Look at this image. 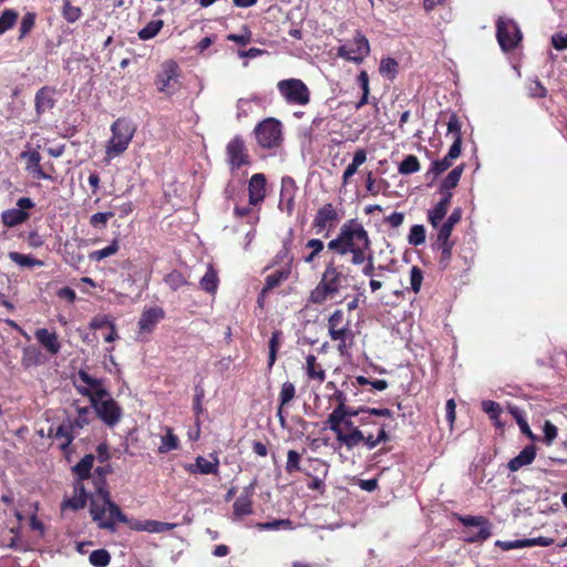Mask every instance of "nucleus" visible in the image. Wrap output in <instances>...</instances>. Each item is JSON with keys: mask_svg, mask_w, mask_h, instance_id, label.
Listing matches in <instances>:
<instances>
[{"mask_svg": "<svg viewBox=\"0 0 567 567\" xmlns=\"http://www.w3.org/2000/svg\"><path fill=\"white\" fill-rule=\"evenodd\" d=\"M328 249L342 257L349 255L353 266L363 264L364 255L373 250L368 230L357 218L341 225L337 237L328 243Z\"/></svg>", "mask_w": 567, "mask_h": 567, "instance_id": "f03ea898", "label": "nucleus"}, {"mask_svg": "<svg viewBox=\"0 0 567 567\" xmlns=\"http://www.w3.org/2000/svg\"><path fill=\"white\" fill-rule=\"evenodd\" d=\"M37 22V13L33 11H28L22 16L19 27V35L18 40L22 41L27 38L31 31L34 29Z\"/></svg>", "mask_w": 567, "mask_h": 567, "instance_id": "a18cd8bd", "label": "nucleus"}, {"mask_svg": "<svg viewBox=\"0 0 567 567\" xmlns=\"http://www.w3.org/2000/svg\"><path fill=\"white\" fill-rule=\"evenodd\" d=\"M226 161L231 172L251 164L243 136L236 135L226 145Z\"/></svg>", "mask_w": 567, "mask_h": 567, "instance_id": "dca6fc26", "label": "nucleus"}, {"mask_svg": "<svg viewBox=\"0 0 567 567\" xmlns=\"http://www.w3.org/2000/svg\"><path fill=\"white\" fill-rule=\"evenodd\" d=\"M9 258H10L11 261H13L14 264H17V265H19L21 267L32 268V267H41V266H43V261L42 260L33 258L30 255H23V254L18 252V251H10L9 252Z\"/></svg>", "mask_w": 567, "mask_h": 567, "instance_id": "de8ad7c7", "label": "nucleus"}, {"mask_svg": "<svg viewBox=\"0 0 567 567\" xmlns=\"http://www.w3.org/2000/svg\"><path fill=\"white\" fill-rule=\"evenodd\" d=\"M118 250V244H117V240H113L109 246H106L105 248L103 249H100V250H95L91 254V258L94 259V260H102L106 257H110L114 254H116Z\"/></svg>", "mask_w": 567, "mask_h": 567, "instance_id": "774afa93", "label": "nucleus"}, {"mask_svg": "<svg viewBox=\"0 0 567 567\" xmlns=\"http://www.w3.org/2000/svg\"><path fill=\"white\" fill-rule=\"evenodd\" d=\"M452 196L453 194H447V196L442 195L440 202L431 210H429L427 219L434 228H437L440 223L446 216V213L451 205Z\"/></svg>", "mask_w": 567, "mask_h": 567, "instance_id": "c756f323", "label": "nucleus"}, {"mask_svg": "<svg viewBox=\"0 0 567 567\" xmlns=\"http://www.w3.org/2000/svg\"><path fill=\"white\" fill-rule=\"evenodd\" d=\"M113 216V212L95 213L90 217V225L94 228H105Z\"/></svg>", "mask_w": 567, "mask_h": 567, "instance_id": "338daca9", "label": "nucleus"}, {"mask_svg": "<svg viewBox=\"0 0 567 567\" xmlns=\"http://www.w3.org/2000/svg\"><path fill=\"white\" fill-rule=\"evenodd\" d=\"M233 509L236 517H243L252 513V494L248 488H245L236 498Z\"/></svg>", "mask_w": 567, "mask_h": 567, "instance_id": "2f4dec72", "label": "nucleus"}, {"mask_svg": "<svg viewBox=\"0 0 567 567\" xmlns=\"http://www.w3.org/2000/svg\"><path fill=\"white\" fill-rule=\"evenodd\" d=\"M164 22L162 20H152L144 28L138 31L141 40H150L158 34L162 30Z\"/></svg>", "mask_w": 567, "mask_h": 567, "instance_id": "3c124183", "label": "nucleus"}, {"mask_svg": "<svg viewBox=\"0 0 567 567\" xmlns=\"http://www.w3.org/2000/svg\"><path fill=\"white\" fill-rule=\"evenodd\" d=\"M435 245L437 246L439 250L441 251L439 264L442 269H445L450 265L454 243L450 238L441 239L440 237H436Z\"/></svg>", "mask_w": 567, "mask_h": 567, "instance_id": "ea45409f", "label": "nucleus"}, {"mask_svg": "<svg viewBox=\"0 0 567 567\" xmlns=\"http://www.w3.org/2000/svg\"><path fill=\"white\" fill-rule=\"evenodd\" d=\"M78 379L86 384L85 389H89L91 392L94 391L93 395L99 399H103L109 395L107 391L102 388V382L99 379L91 377L86 371L80 370L78 372ZM83 389L82 386H80Z\"/></svg>", "mask_w": 567, "mask_h": 567, "instance_id": "72a5a7b5", "label": "nucleus"}, {"mask_svg": "<svg viewBox=\"0 0 567 567\" xmlns=\"http://www.w3.org/2000/svg\"><path fill=\"white\" fill-rule=\"evenodd\" d=\"M343 279L344 275L333 261L327 264L319 282L309 293L308 303L322 305L333 298L339 293Z\"/></svg>", "mask_w": 567, "mask_h": 567, "instance_id": "39448f33", "label": "nucleus"}, {"mask_svg": "<svg viewBox=\"0 0 567 567\" xmlns=\"http://www.w3.org/2000/svg\"><path fill=\"white\" fill-rule=\"evenodd\" d=\"M35 338L50 354L55 355L60 352L61 344L55 332H50L48 329L41 328L35 331Z\"/></svg>", "mask_w": 567, "mask_h": 567, "instance_id": "c85d7f7f", "label": "nucleus"}, {"mask_svg": "<svg viewBox=\"0 0 567 567\" xmlns=\"http://www.w3.org/2000/svg\"><path fill=\"white\" fill-rule=\"evenodd\" d=\"M367 161V151L359 148L354 152L352 162L347 166L342 174V185L346 186L350 178L358 172L359 167Z\"/></svg>", "mask_w": 567, "mask_h": 567, "instance_id": "c9c22d12", "label": "nucleus"}, {"mask_svg": "<svg viewBox=\"0 0 567 567\" xmlns=\"http://www.w3.org/2000/svg\"><path fill=\"white\" fill-rule=\"evenodd\" d=\"M461 152L462 148H460V141L456 140V143L451 145L447 154L442 159L432 162L429 173H433L435 176L444 173L452 167L453 162L460 157Z\"/></svg>", "mask_w": 567, "mask_h": 567, "instance_id": "b1692460", "label": "nucleus"}, {"mask_svg": "<svg viewBox=\"0 0 567 567\" xmlns=\"http://www.w3.org/2000/svg\"><path fill=\"white\" fill-rule=\"evenodd\" d=\"M94 460L93 454H86L72 467V473L75 478L74 495L66 502V505L74 511L84 508L90 496H92V489L87 488L84 482L86 481L92 484Z\"/></svg>", "mask_w": 567, "mask_h": 567, "instance_id": "20e7f679", "label": "nucleus"}, {"mask_svg": "<svg viewBox=\"0 0 567 567\" xmlns=\"http://www.w3.org/2000/svg\"><path fill=\"white\" fill-rule=\"evenodd\" d=\"M179 446V440L174 434L172 427H165V435L162 436V443L158 446L159 453H167L173 450H177Z\"/></svg>", "mask_w": 567, "mask_h": 567, "instance_id": "49530a36", "label": "nucleus"}, {"mask_svg": "<svg viewBox=\"0 0 567 567\" xmlns=\"http://www.w3.org/2000/svg\"><path fill=\"white\" fill-rule=\"evenodd\" d=\"M296 396V388H295V384L292 382H284L282 385H281V390L279 392V404H281V406H285L287 404H289L293 398Z\"/></svg>", "mask_w": 567, "mask_h": 567, "instance_id": "13d9d810", "label": "nucleus"}, {"mask_svg": "<svg viewBox=\"0 0 567 567\" xmlns=\"http://www.w3.org/2000/svg\"><path fill=\"white\" fill-rule=\"evenodd\" d=\"M373 416H384L392 417L393 412L388 408L377 409V408H368L361 406V416L358 419V425L361 430H368V426H377V431L381 423L373 420Z\"/></svg>", "mask_w": 567, "mask_h": 567, "instance_id": "412c9836", "label": "nucleus"}, {"mask_svg": "<svg viewBox=\"0 0 567 567\" xmlns=\"http://www.w3.org/2000/svg\"><path fill=\"white\" fill-rule=\"evenodd\" d=\"M298 192V186L295 179L290 176L281 178L280 197L278 208L280 212L291 216L295 210V199Z\"/></svg>", "mask_w": 567, "mask_h": 567, "instance_id": "a211bd4d", "label": "nucleus"}, {"mask_svg": "<svg viewBox=\"0 0 567 567\" xmlns=\"http://www.w3.org/2000/svg\"><path fill=\"white\" fill-rule=\"evenodd\" d=\"M354 384L362 385V386L370 385L371 390H377V391H384L389 386V384L385 380L370 381L368 378H365L363 375L357 377Z\"/></svg>", "mask_w": 567, "mask_h": 567, "instance_id": "69168bd1", "label": "nucleus"}, {"mask_svg": "<svg viewBox=\"0 0 567 567\" xmlns=\"http://www.w3.org/2000/svg\"><path fill=\"white\" fill-rule=\"evenodd\" d=\"M301 455L295 450H289L287 453V463H286V472L288 474H293L301 470L300 467Z\"/></svg>", "mask_w": 567, "mask_h": 567, "instance_id": "052dcab7", "label": "nucleus"}, {"mask_svg": "<svg viewBox=\"0 0 567 567\" xmlns=\"http://www.w3.org/2000/svg\"><path fill=\"white\" fill-rule=\"evenodd\" d=\"M409 244L412 246H420L425 241V229L423 225H414L410 229L408 237Z\"/></svg>", "mask_w": 567, "mask_h": 567, "instance_id": "680f3d73", "label": "nucleus"}, {"mask_svg": "<svg viewBox=\"0 0 567 567\" xmlns=\"http://www.w3.org/2000/svg\"><path fill=\"white\" fill-rule=\"evenodd\" d=\"M210 457H213V461L199 455L195 458V463L185 464L184 470L190 475H218L219 458L216 454H210Z\"/></svg>", "mask_w": 567, "mask_h": 567, "instance_id": "aec40b11", "label": "nucleus"}, {"mask_svg": "<svg viewBox=\"0 0 567 567\" xmlns=\"http://www.w3.org/2000/svg\"><path fill=\"white\" fill-rule=\"evenodd\" d=\"M295 257L291 254V240L287 239L284 241L281 249L275 256L271 266H284L290 268L293 267Z\"/></svg>", "mask_w": 567, "mask_h": 567, "instance_id": "4c0bfd02", "label": "nucleus"}, {"mask_svg": "<svg viewBox=\"0 0 567 567\" xmlns=\"http://www.w3.org/2000/svg\"><path fill=\"white\" fill-rule=\"evenodd\" d=\"M20 157L25 161V171L34 179H45L53 182L55 179L56 168L52 162L41 164V154L37 150L24 151Z\"/></svg>", "mask_w": 567, "mask_h": 567, "instance_id": "ddd939ff", "label": "nucleus"}, {"mask_svg": "<svg viewBox=\"0 0 567 567\" xmlns=\"http://www.w3.org/2000/svg\"><path fill=\"white\" fill-rule=\"evenodd\" d=\"M76 390L85 396H89L92 405L94 406L99 417L109 426H114L117 424L122 417V409L118 403L109 398L106 400L95 398L93 392L89 389H81L80 385H76Z\"/></svg>", "mask_w": 567, "mask_h": 567, "instance_id": "9b49d317", "label": "nucleus"}, {"mask_svg": "<svg viewBox=\"0 0 567 567\" xmlns=\"http://www.w3.org/2000/svg\"><path fill=\"white\" fill-rule=\"evenodd\" d=\"M462 123L458 116L453 113L447 122V134H452L453 143H456V140L460 141V148H462Z\"/></svg>", "mask_w": 567, "mask_h": 567, "instance_id": "6e6d98bb", "label": "nucleus"}, {"mask_svg": "<svg viewBox=\"0 0 567 567\" xmlns=\"http://www.w3.org/2000/svg\"><path fill=\"white\" fill-rule=\"evenodd\" d=\"M18 18L19 13L14 9L3 10L0 16V35L11 30L16 25Z\"/></svg>", "mask_w": 567, "mask_h": 567, "instance_id": "09e8293b", "label": "nucleus"}, {"mask_svg": "<svg viewBox=\"0 0 567 567\" xmlns=\"http://www.w3.org/2000/svg\"><path fill=\"white\" fill-rule=\"evenodd\" d=\"M380 73L390 80H393L399 71V63L393 58H384L380 62Z\"/></svg>", "mask_w": 567, "mask_h": 567, "instance_id": "603ef678", "label": "nucleus"}, {"mask_svg": "<svg viewBox=\"0 0 567 567\" xmlns=\"http://www.w3.org/2000/svg\"><path fill=\"white\" fill-rule=\"evenodd\" d=\"M292 274V268L290 266L276 269L265 278V285L261 289V296H266L272 289L281 286L285 281H287Z\"/></svg>", "mask_w": 567, "mask_h": 567, "instance_id": "393cba45", "label": "nucleus"}, {"mask_svg": "<svg viewBox=\"0 0 567 567\" xmlns=\"http://www.w3.org/2000/svg\"><path fill=\"white\" fill-rule=\"evenodd\" d=\"M254 134L258 145L266 150L277 148L281 146L284 141L282 124L275 117H267L259 122L254 130Z\"/></svg>", "mask_w": 567, "mask_h": 567, "instance_id": "1a4fd4ad", "label": "nucleus"}, {"mask_svg": "<svg viewBox=\"0 0 567 567\" xmlns=\"http://www.w3.org/2000/svg\"><path fill=\"white\" fill-rule=\"evenodd\" d=\"M165 312L159 307H153L143 311L138 327L141 332H152L155 326L164 318Z\"/></svg>", "mask_w": 567, "mask_h": 567, "instance_id": "bb28decb", "label": "nucleus"}, {"mask_svg": "<svg viewBox=\"0 0 567 567\" xmlns=\"http://www.w3.org/2000/svg\"><path fill=\"white\" fill-rule=\"evenodd\" d=\"M78 431L71 423V417H65L58 426H50L49 436L52 437L56 443L59 449L68 453L69 447L74 441Z\"/></svg>", "mask_w": 567, "mask_h": 567, "instance_id": "f3484780", "label": "nucleus"}, {"mask_svg": "<svg viewBox=\"0 0 567 567\" xmlns=\"http://www.w3.org/2000/svg\"><path fill=\"white\" fill-rule=\"evenodd\" d=\"M182 70L175 60H166L162 63L159 72L155 76V85L159 93L173 96L182 87Z\"/></svg>", "mask_w": 567, "mask_h": 567, "instance_id": "6e6552de", "label": "nucleus"}, {"mask_svg": "<svg viewBox=\"0 0 567 567\" xmlns=\"http://www.w3.org/2000/svg\"><path fill=\"white\" fill-rule=\"evenodd\" d=\"M465 164H461L456 167H454L446 177L442 181L440 185V194L443 196H447V194H452V189H454L462 177V174L464 172Z\"/></svg>", "mask_w": 567, "mask_h": 567, "instance_id": "7c9ffc66", "label": "nucleus"}, {"mask_svg": "<svg viewBox=\"0 0 567 567\" xmlns=\"http://www.w3.org/2000/svg\"><path fill=\"white\" fill-rule=\"evenodd\" d=\"M482 410L488 414L489 419L493 421L496 427H504L505 424L501 421L503 409L499 403L492 400H485L482 402Z\"/></svg>", "mask_w": 567, "mask_h": 567, "instance_id": "a19ab883", "label": "nucleus"}, {"mask_svg": "<svg viewBox=\"0 0 567 567\" xmlns=\"http://www.w3.org/2000/svg\"><path fill=\"white\" fill-rule=\"evenodd\" d=\"M55 89L52 86H42L39 89L34 96V107L38 116H41L44 112L50 111L55 105Z\"/></svg>", "mask_w": 567, "mask_h": 567, "instance_id": "4be33fe9", "label": "nucleus"}, {"mask_svg": "<svg viewBox=\"0 0 567 567\" xmlns=\"http://www.w3.org/2000/svg\"><path fill=\"white\" fill-rule=\"evenodd\" d=\"M327 328L330 339L338 342L337 350L340 355L348 354L354 343L351 319L342 309H336L328 318Z\"/></svg>", "mask_w": 567, "mask_h": 567, "instance_id": "423d86ee", "label": "nucleus"}, {"mask_svg": "<svg viewBox=\"0 0 567 567\" xmlns=\"http://www.w3.org/2000/svg\"><path fill=\"white\" fill-rule=\"evenodd\" d=\"M30 217L28 212L22 209L11 208L2 212L1 220L4 226L11 228L25 223Z\"/></svg>", "mask_w": 567, "mask_h": 567, "instance_id": "f704fd0d", "label": "nucleus"}, {"mask_svg": "<svg viewBox=\"0 0 567 567\" xmlns=\"http://www.w3.org/2000/svg\"><path fill=\"white\" fill-rule=\"evenodd\" d=\"M218 275L212 265L208 266L205 275L202 277L199 285L200 288L209 293H215L218 288Z\"/></svg>", "mask_w": 567, "mask_h": 567, "instance_id": "37998d69", "label": "nucleus"}, {"mask_svg": "<svg viewBox=\"0 0 567 567\" xmlns=\"http://www.w3.org/2000/svg\"><path fill=\"white\" fill-rule=\"evenodd\" d=\"M537 453V447L535 445L525 446L517 456L513 457L507 467L511 472H517L523 466L529 465L534 462Z\"/></svg>", "mask_w": 567, "mask_h": 567, "instance_id": "cd10ccee", "label": "nucleus"}, {"mask_svg": "<svg viewBox=\"0 0 567 567\" xmlns=\"http://www.w3.org/2000/svg\"><path fill=\"white\" fill-rule=\"evenodd\" d=\"M424 276L420 267L413 266L410 271V286L414 293H419L422 287Z\"/></svg>", "mask_w": 567, "mask_h": 567, "instance_id": "e2e57ef3", "label": "nucleus"}, {"mask_svg": "<svg viewBox=\"0 0 567 567\" xmlns=\"http://www.w3.org/2000/svg\"><path fill=\"white\" fill-rule=\"evenodd\" d=\"M496 38L501 49L509 52L522 41V32L513 20L499 18L496 22Z\"/></svg>", "mask_w": 567, "mask_h": 567, "instance_id": "2eb2a0df", "label": "nucleus"}, {"mask_svg": "<svg viewBox=\"0 0 567 567\" xmlns=\"http://www.w3.org/2000/svg\"><path fill=\"white\" fill-rule=\"evenodd\" d=\"M277 89L284 100L290 105L305 106L310 102V90L300 79H285L277 83Z\"/></svg>", "mask_w": 567, "mask_h": 567, "instance_id": "f8f14e48", "label": "nucleus"}, {"mask_svg": "<svg viewBox=\"0 0 567 567\" xmlns=\"http://www.w3.org/2000/svg\"><path fill=\"white\" fill-rule=\"evenodd\" d=\"M507 410L509 414L515 419L516 423L518 424L520 432L526 435L532 441H537L538 436L533 433L530 430L526 419L525 414L522 409H519L517 405L509 404L507 406Z\"/></svg>", "mask_w": 567, "mask_h": 567, "instance_id": "e433bc0d", "label": "nucleus"}, {"mask_svg": "<svg viewBox=\"0 0 567 567\" xmlns=\"http://www.w3.org/2000/svg\"><path fill=\"white\" fill-rule=\"evenodd\" d=\"M112 472L113 468L110 464L94 470L91 488L92 496H90V513L92 519L97 523L100 528L113 533L116 530V523L127 524L128 519L118 505L111 499L106 476Z\"/></svg>", "mask_w": 567, "mask_h": 567, "instance_id": "f257e3e1", "label": "nucleus"}, {"mask_svg": "<svg viewBox=\"0 0 567 567\" xmlns=\"http://www.w3.org/2000/svg\"><path fill=\"white\" fill-rule=\"evenodd\" d=\"M305 371L309 380H316L319 383H322L326 380V371L318 362L315 354H308L306 357Z\"/></svg>", "mask_w": 567, "mask_h": 567, "instance_id": "473e14b6", "label": "nucleus"}, {"mask_svg": "<svg viewBox=\"0 0 567 567\" xmlns=\"http://www.w3.org/2000/svg\"><path fill=\"white\" fill-rule=\"evenodd\" d=\"M89 560L95 567H105L111 561V555L106 549H96L90 554Z\"/></svg>", "mask_w": 567, "mask_h": 567, "instance_id": "4d7b16f0", "label": "nucleus"}, {"mask_svg": "<svg viewBox=\"0 0 567 567\" xmlns=\"http://www.w3.org/2000/svg\"><path fill=\"white\" fill-rule=\"evenodd\" d=\"M177 526L175 523H165L154 519H147V532L148 533H164L174 529Z\"/></svg>", "mask_w": 567, "mask_h": 567, "instance_id": "0e129e2a", "label": "nucleus"}, {"mask_svg": "<svg viewBox=\"0 0 567 567\" xmlns=\"http://www.w3.org/2000/svg\"><path fill=\"white\" fill-rule=\"evenodd\" d=\"M63 2L62 17L69 23L76 22L82 16L81 8L73 6L70 0H63Z\"/></svg>", "mask_w": 567, "mask_h": 567, "instance_id": "5fc2aeb1", "label": "nucleus"}, {"mask_svg": "<svg viewBox=\"0 0 567 567\" xmlns=\"http://www.w3.org/2000/svg\"><path fill=\"white\" fill-rule=\"evenodd\" d=\"M421 168V164L419 158L415 155H408L399 164L398 171L402 175H410L419 172Z\"/></svg>", "mask_w": 567, "mask_h": 567, "instance_id": "8fccbe9b", "label": "nucleus"}, {"mask_svg": "<svg viewBox=\"0 0 567 567\" xmlns=\"http://www.w3.org/2000/svg\"><path fill=\"white\" fill-rule=\"evenodd\" d=\"M164 281L173 290H178L183 286L187 285V280L185 279L183 274L177 270H173L169 274H167L164 278Z\"/></svg>", "mask_w": 567, "mask_h": 567, "instance_id": "bf43d9fd", "label": "nucleus"}, {"mask_svg": "<svg viewBox=\"0 0 567 567\" xmlns=\"http://www.w3.org/2000/svg\"><path fill=\"white\" fill-rule=\"evenodd\" d=\"M135 125L125 117H120L111 125L112 136L105 147V161L122 155L127 148L135 134Z\"/></svg>", "mask_w": 567, "mask_h": 567, "instance_id": "0eeeda50", "label": "nucleus"}, {"mask_svg": "<svg viewBox=\"0 0 567 567\" xmlns=\"http://www.w3.org/2000/svg\"><path fill=\"white\" fill-rule=\"evenodd\" d=\"M76 411L78 416L75 419H71V423L75 430L79 431L90 424L92 411L89 406L78 408Z\"/></svg>", "mask_w": 567, "mask_h": 567, "instance_id": "864d4df0", "label": "nucleus"}, {"mask_svg": "<svg viewBox=\"0 0 567 567\" xmlns=\"http://www.w3.org/2000/svg\"><path fill=\"white\" fill-rule=\"evenodd\" d=\"M306 248L309 249L310 252L305 255L302 257V260L308 265H312L316 261V259L320 256V254L323 251L324 244L321 239L312 238L306 243Z\"/></svg>", "mask_w": 567, "mask_h": 567, "instance_id": "c03bdc74", "label": "nucleus"}, {"mask_svg": "<svg viewBox=\"0 0 567 567\" xmlns=\"http://www.w3.org/2000/svg\"><path fill=\"white\" fill-rule=\"evenodd\" d=\"M282 339H284V333L281 330L272 331L271 337L268 342V348H269L268 362H267L268 370H271L274 364L276 363L277 353L282 343Z\"/></svg>", "mask_w": 567, "mask_h": 567, "instance_id": "58836bf2", "label": "nucleus"}, {"mask_svg": "<svg viewBox=\"0 0 567 567\" xmlns=\"http://www.w3.org/2000/svg\"><path fill=\"white\" fill-rule=\"evenodd\" d=\"M360 414H361V408L355 409L352 406H348L347 404L346 405L341 404V406H336L333 409V411L329 414L326 423L329 429H334L337 426V424L341 423L346 419L352 420V417L359 416Z\"/></svg>", "mask_w": 567, "mask_h": 567, "instance_id": "a878e982", "label": "nucleus"}, {"mask_svg": "<svg viewBox=\"0 0 567 567\" xmlns=\"http://www.w3.org/2000/svg\"><path fill=\"white\" fill-rule=\"evenodd\" d=\"M370 54V43L367 37L359 30L353 39L338 48V56L360 64Z\"/></svg>", "mask_w": 567, "mask_h": 567, "instance_id": "4468645a", "label": "nucleus"}, {"mask_svg": "<svg viewBox=\"0 0 567 567\" xmlns=\"http://www.w3.org/2000/svg\"><path fill=\"white\" fill-rule=\"evenodd\" d=\"M266 176L262 173L254 174L248 184L249 204L258 205L266 197Z\"/></svg>", "mask_w": 567, "mask_h": 567, "instance_id": "5701e85b", "label": "nucleus"}, {"mask_svg": "<svg viewBox=\"0 0 567 567\" xmlns=\"http://www.w3.org/2000/svg\"><path fill=\"white\" fill-rule=\"evenodd\" d=\"M461 208H455L452 212V214L447 217V219L439 228L437 237H440L441 239L450 238L454 226L461 220Z\"/></svg>", "mask_w": 567, "mask_h": 567, "instance_id": "79ce46f5", "label": "nucleus"}, {"mask_svg": "<svg viewBox=\"0 0 567 567\" xmlns=\"http://www.w3.org/2000/svg\"><path fill=\"white\" fill-rule=\"evenodd\" d=\"M340 221V216L332 203H326L316 213L312 227L317 233H321L326 228H332Z\"/></svg>", "mask_w": 567, "mask_h": 567, "instance_id": "6ab92c4d", "label": "nucleus"}, {"mask_svg": "<svg viewBox=\"0 0 567 567\" xmlns=\"http://www.w3.org/2000/svg\"><path fill=\"white\" fill-rule=\"evenodd\" d=\"M453 517L465 527L477 528V530H464V542L468 544L483 543L492 536V523L482 515H461L453 513Z\"/></svg>", "mask_w": 567, "mask_h": 567, "instance_id": "9d476101", "label": "nucleus"}, {"mask_svg": "<svg viewBox=\"0 0 567 567\" xmlns=\"http://www.w3.org/2000/svg\"><path fill=\"white\" fill-rule=\"evenodd\" d=\"M334 434L340 445L347 447V450H353L354 447L363 444L367 450L371 451L377 447L380 443H386L390 441V434L386 431V424H380L377 434L368 430H361L358 424L351 419H346L341 423L337 424L334 429H330Z\"/></svg>", "mask_w": 567, "mask_h": 567, "instance_id": "7ed1b4c3", "label": "nucleus"}]
</instances>
